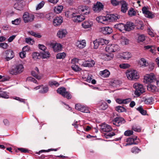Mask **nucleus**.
I'll return each mask as SVG.
<instances>
[{"mask_svg": "<svg viewBox=\"0 0 159 159\" xmlns=\"http://www.w3.org/2000/svg\"><path fill=\"white\" fill-rule=\"evenodd\" d=\"M90 9L88 6H84L79 9V13H73L72 15V18L75 22H80L85 19L84 16L82 15H87L89 14Z\"/></svg>", "mask_w": 159, "mask_h": 159, "instance_id": "1", "label": "nucleus"}, {"mask_svg": "<svg viewBox=\"0 0 159 159\" xmlns=\"http://www.w3.org/2000/svg\"><path fill=\"white\" fill-rule=\"evenodd\" d=\"M120 18V16L117 14L107 15L105 16H100L98 18L100 20L99 22L104 24L103 22H110L113 21Z\"/></svg>", "mask_w": 159, "mask_h": 159, "instance_id": "2", "label": "nucleus"}, {"mask_svg": "<svg viewBox=\"0 0 159 159\" xmlns=\"http://www.w3.org/2000/svg\"><path fill=\"white\" fill-rule=\"evenodd\" d=\"M126 75L128 79L130 80H135L139 78V73L135 70H129L127 71Z\"/></svg>", "mask_w": 159, "mask_h": 159, "instance_id": "3", "label": "nucleus"}, {"mask_svg": "<svg viewBox=\"0 0 159 159\" xmlns=\"http://www.w3.org/2000/svg\"><path fill=\"white\" fill-rule=\"evenodd\" d=\"M133 87L135 89L134 94L137 97H139L145 92V89L143 85L140 84L135 83L133 85Z\"/></svg>", "mask_w": 159, "mask_h": 159, "instance_id": "4", "label": "nucleus"}, {"mask_svg": "<svg viewBox=\"0 0 159 159\" xmlns=\"http://www.w3.org/2000/svg\"><path fill=\"white\" fill-rule=\"evenodd\" d=\"M57 93L68 99H71V95L69 92L66 91V89L64 87L59 88L57 90Z\"/></svg>", "mask_w": 159, "mask_h": 159, "instance_id": "5", "label": "nucleus"}, {"mask_svg": "<svg viewBox=\"0 0 159 159\" xmlns=\"http://www.w3.org/2000/svg\"><path fill=\"white\" fill-rule=\"evenodd\" d=\"M24 69L23 65L19 64L16 65L14 68H12L10 71V73L12 75H16L22 72Z\"/></svg>", "mask_w": 159, "mask_h": 159, "instance_id": "6", "label": "nucleus"}, {"mask_svg": "<svg viewBox=\"0 0 159 159\" xmlns=\"http://www.w3.org/2000/svg\"><path fill=\"white\" fill-rule=\"evenodd\" d=\"M156 81L155 76L153 73H151L149 74H147L144 76L143 82L145 83L150 84L152 82H154Z\"/></svg>", "mask_w": 159, "mask_h": 159, "instance_id": "7", "label": "nucleus"}, {"mask_svg": "<svg viewBox=\"0 0 159 159\" xmlns=\"http://www.w3.org/2000/svg\"><path fill=\"white\" fill-rule=\"evenodd\" d=\"M39 48L42 50V52H40L41 56L43 58H47L50 56V54L48 52L45 51L46 49V47L43 44H39Z\"/></svg>", "mask_w": 159, "mask_h": 159, "instance_id": "8", "label": "nucleus"}, {"mask_svg": "<svg viewBox=\"0 0 159 159\" xmlns=\"http://www.w3.org/2000/svg\"><path fill=\"white\" fill-rule=\"evenodd\" d=\"M34 18V15L30 14L27 12H25L23 15V18L25 23H28L33 21Z\"/></svg>", "mask_w": 159, "mask_h": 159, "instance_id": "9", "label": "nucleus"}, {"mask_svg": "<svg viewBox=\"0 0 159 159\" xmlns=\"http://www.w3.org/2000/svg\"><path fill=\"white\" fill-rule=\"evenodd\" d=\"M106 49L109 52H112L119 51L120 48L118 45L114 44L107 46Z\"/></svg>", "mask_w": 159, "mask_h": 159, "instance_id": "10", "label": "nucleus"}, {"mask_svg": "<svg viewBox=\"0 0 159 159\" xmlns=\"http://www.w3.org/2000/svg\"><path fill=\"white\" fill-rule=\"evenodd\" d=\"M112 122L113 125L119 126L121 125L124 124L126 121L122 117H116L114 119Z\"/></svg>", "mask_w": 159, "mask_h": 159, "instance_id": "11", "label": "nucleus"}, {"mask_svg": "<svg viewBox=\"0 0 159 159\" xmlns=\"http://www.w3.org/2000/svg\"><path fill=\"white\" fill-rule=\"evenodd\" d=\"M104 6L100 2H97L93 7V10L95 12H99L103 10Z\"/></svg>", "mask_w": 159, "mask_h": 159, "instance_id": "12", "label": "nucleus"}, {"mask_svg": "<svg viewBox=\"0 0 159 159\" xmlns=\"http://www.w3.org/2000/svg\"><path fill=\"white\" fill-rule=\"evenodd\" d=\"M6 54V61H8L12 59L14 57V52L10 49L7 50L5 52Z\"/></svg>", "mask_w": 159, "mask_h": 159, "instance_id": "13", "label": "nucleus"}, {"mask_svg": "<svg viewBox=\"0 0 159 159\" xmlns=\"http://www.w3.org/2000/svg\"><path fill=\"white\" fill-rule=\"evenodd\" d=\"M101 32L104 34H110L112 32V29L109 26L101 27L100 29Z\"/></svg>", "mask_w": 159, "mask_h": 159, "instance_id": "14", "label": "nucleus"}, {"mask_svg": "<svg viewBox=\"0 0 159 159\" xmlns=\"http://www.w3.org/2000/svg\"><path fill=\"white\" fill-rule=\"evenodd\" d=\"M99 125L100 126V129L101 132H104L106 133L107 132H110L112 129L111 126L108 125L102 124Z\"/></svg>", "mask_w": 159, "mask_h": 159, "instance_id": "15", "label": "nucleus"}, {"mask_svg": "<svg viewBox=\"0 0 159 159\" xmlns=\"http://www.w3.org/2000/svg\"><path fill=\"white\" fill-rule=\"evenodd\" d=\"M22 2L23 1L22 0H17L16 3L14 5V8L20 11L22 10L24 7Z\"/></svg>", "mask_w": 159, "mask_h": 159, "instance_id": "16", "label": "nucleus"}, {"mask_svg": "<svg viewBox=\"0 0 159 159\" xmlns=\"http://www.w3.org/2000/svg\"><path fill=\"white\" fill-rule=\"evenodd\" d=\"M61 16H57L54 18L53 21V25L55 26L60 25L62 22L63 19Z\"/></svg>", "mask_w": 159, "mask_h": 159, "instance_id": "17", "label": "nucleus"}, {"mask_svg": "<svg viewBox=\"0 0 159 159\" xmlns=\"http://www.w3.org/2000/svg\"><path fill=\"white\" fill-rule=\"evenodd\" d=\"M50 46L53 48L55 52L60 51L62 48V45L61 44L56 43H51Z\"/></svg>", "mask_w": 159, "mask_h": 159, "instance_id": "18", "label": "nucleus"}, {"mask_svg": "<svg viewBox=\"0 0 159 159\" xmlns=\"http://www.w3.org/2000/svg\"><path fill=\"white\" fill-rule=\"evenodd\" d=\"M95 63V61L93 60H91L90 61H86L83 63L82 66L84 67H93Z\"/></svg>", "mask_w": 159, "mask_h": 159, "instance_id": "19", "label": "nucleus"}, {"mask_svg": "<svg viewBox=\"0 0 159 159\" xmlns=\"http://www.w3.org/2000/svg\"><path fill=\"white\" fill-rule=\"evenodd\" d=\"M124 31H129L134 28V24L130 22H127L126 24L124 25Z\"/></svg>", "mask_w": 159, "mask_h": 159, "instance_id": "20", "label": "nucleus"}, {"mask_svg": "<svg viewBox=\"0 0 159 159\" xmlns=\"http://www.w3.org/2000/svg\"><path fill=\"white\" fill-rule=\"evenodd\" d=\"M114 28L120 32H123L125 30L124 24L122 23L116 24L114 26Z\"/></svg>", "mask_w": 159, "mask_h": 159, "instance_id": "21", "label": "nucleus"}, {"mask_svg": "<svg viewBox=\"0 0 159 159\" xmlns=\"http://www.w3.org/2000/svg\"><path fill=\"white\" fill-rule=\"evenodd\" d=\"M67 33V32L66 30L61 29L59 30L57 35L58 37L61 39L65 37Z\"/></svg>", "mask_w": 159, "mask_h": 159, "instance_id": "22", "label": "nucleus"}, {"mask_svg": "<svg viewBox=\"0 0 159 159\" xmlns=\"http://www.w3.org/2000/svg\"><path fill=\"white\" fill-rule=\"evenodd\" d=\"M93 25V22L90 21H85L83 22L82 24L83 27L85 29L90 28Z\"/></svg>", "mask_w": 159, "mask_h": 159, "instance_id": "23", "label": "nucleus"}, {"mask_svg": "<svg viewBox=\"0 0 159 159\" xmlns=\"http://www.w3.org/2000/svg\"><path fill=\"white\" fill-rule=\"evenodd\" d=\"M139 63L140 64L141 67H145L148 66H150V65L148 62L144 58H141L139 61Z\"/></svg>", "mask_w": 159, "mask_h": 159, "instance_id": "24", "label": "nucleus"}, {"mask_svg": "<svg viewBox=\"0 0 159 159\" xmlns=\"http://www.w3.org/2000/svg\"><path fill=\"white\" fill-rule=\"evenodd\" d=\"M128 10V4L126 2L123 1L121 7V11L124 13H125Z\"/></svg>", "mask_w": 159, "mask_h": 159, "instance_id": "25", "label": "nucleus"}, {"mask_svg": "<svg viewBox=\"0 0 159 159\" xmlns=\"http://www.w3.org/2000/svg\"><path fill=\"white\" fill-rule=\"evenodd\" d=\"M137 137L135 136L134 138H129L127 139V142H129V144H137L138 143V142H134L137 139Z\"/></svg>", "mask_w": 159, "mask_h": 159, "instance_id": "26", "label": "nucleus"}, {"mask_svg": "<svg viewBox=\"0 0 159 159\" xmlns=\"http://www.w3.org/2000/svg\"><path fill=\"white\" fill-rule=\"evenodd\" d=\"M132 57L131 54L128 52H125L123 53V55L121 57V58L125 60H128Z\"/></svg>", "mask_w": 159, "mask_h": 159, "instance_id": "27", "label": "nucleus"}, {"mask_svg": "<svg viewBox=\"0 0 159 159\" xmlns=\"http://www.w3.org/2000/svg\"><path fill=\"white\" fill-rule=\"evenodd\" d=\"M103 136L105 137L106 139H108L111 138L112 136L115 135V133L111 131L107 132L103 134Z\"/></svg>", "mask_w": 159, "mask_h": 159, "instance_id": "28", "label": "nucleus"}, {"mask_svg": "<svg viewBox=\"0 0 159 159\" xmlns=\"http://www.w3.org/2000/svg\"><path fill=\"white\" fill-rule=\"evenodd\" d=\"M86 43L85 40H83L79 41L77 43V46L80 48H83L86 46Z\"/></svg>", "mask_w": 159, "mask_h": 159, "instance_id": "29", "label": "nucleus"}, {"mask_svg": "<svg viewBox=\"0 0 159 159\" xmlns=\"http://www.w3.org/2000/svg\"><path fill=\"white\" fill-rule=\"evenodd\" d=\"M115 110L119 112H126V109L123 107L118 106L115 107Z\"/></svg>", "mask_w": 159, "mask_h": 159, "instance_id": "30", "label": "nucleus"}, {"mask_svg": "<svg viewBox=\"0 0 159 159\" xmlns=\"http://www.w3.org/2000/svg\"><path fill=\"white\" fill-rule=\"evenodd\" d=\"M9 93L6 91H3L0 90V97L5 98H9Z\"/></svg>", "mask_w": 159, "mask_h": 159, "instance_id": "31", "label": "nucleus"}, {"mask_svg": "<svg viewBox=\"0 0 159 159\" xmlns=\"http://www.w3.org/2000/svg\"><path fill=\"white\" fill-rule=\"evenodd\" d=\"M148 90L149 91L154 92L157 91V87L154 85L150 84L148 86Z\"/></svg>", "mask_w": 159, "mask_h": 159, "instance_id": "32", "label": "nucleus"}, {"mask_svg": "<svg viewBox=\"0 0 159 159\" xmlns=\"http://www.w3.org/2000/svg\"><path fill=\"white\" fill-rule=\"evenodd\" d=\"M41 89L39 91V93H47L48 91V88L47 86H43V85H42Z\"/></svg>", "mask_w": 159, "mask_h": 159, "instance_id": "33", "label": "nucleus"}, {"mask_svg": "<svg viewBox=\"0 0 159 159\" xmlns=\"http://www.w3.org/2000/svg\"><path fill=\"white\" fill-rule=\"evenodd\" d=\"M66 56V54L63 52L57 53L56 56V57L57 59H63Z\"/></svg>", "mask_w": 159, "mask_h": 159, "instance_id": "34", "label": "nucleus"}, {"mask_svg": "<svg viewBox=\"0 0 159 159\" xmlns=\"http://www.w3.org/2000/svg\"><path fill=\"white\" fill-rule=\"evenodd\" d=\"M108 54H106L105 55V60L109 61L111 60L114 57V55L112 53L109 52Z\"/></svg>", "mask_w": 159, "mask_h": 159, "instance_id": "35", "label": "nucleus"}, {"mask_svg": "<svg viewBox=\"0 0 159 159\" xmlns=\"http://www.w3.org/2000/svg\"><path fill=\"white\" fill-rule=\"evenodd\" d=\"M63 9V7L61 5H60L56 7L54 9V10L56 13L58 14L61 12Z\"/></svg>", "mask_w": 159, "mask_h": 159, "instance_id": "36", "label": "nucleus"}, {"mask_svg": "<svg viewBox=\"0 0 159 159\" xmlns=\"http://www.w3.org/2000/svg\"><path fill=\"white\" fill-rule=\"evenodd\" d=\"M128 14L130 16H134L136 15V12L133 8H131L128 11Z\"/></svg>", "mask_w": 159, "mask_h": 159, "instance_id": "37", "label": "nucleus"}, {"mask_svg": "<svg viewBox=\"0 0 159 159\" xmlns=\"http://www.w3.org/2000/svg\"><path fill=\"white\" fill-rule=\"evenodd\" d=\"M108 107V105L106 102L102 103L99 106V109L101 110H104Z\"/></svg>", "mask_w": 159, "mask_h": 159, "instance_id": "38", "label": "nucleus"}, {"mask_svg": "<svg viewBox=\"0 0 159 159\" xmlns=\"http://www.w3.org/2000/svg\"><path fill=\"white\" fill-rule=\"evenodd\" d=\"M32 57L34 60H36L38 59H39V57H42L41 56V53L40 52L39 53L37 52H34L32 54Z\"/></svg>", "mask_w": 159, "mask_h": 159, "instance_id": "39", "label": "nucleus"}, {"mask_svg": "<svg viewBox=\"0 0 159 159\" xmlns=\"http://www.w3.org/2000/svg\"><path fill=\"white\" fill-rule=\"evenodd\" d=\"M137 110L142 115H145L147 113L146 111L143 110L142 106H139L137 108Z\"/></svg>", "mask_w": 159, "mask_h": 159, "instance_id": "40", "label": "nucleus"}, {"mask_svg": "<svg viewBox=\"0 0 159 159\" xmlns=\"http://www.w3.org/2000/svg\"><path fill=\"white\" fill-rule=\"evenodd\" d=\"M71 68L75 72L80 71L81 70V69L78 65L74 64L71 66Z\"/></svg>", "mask_w": 159, "mask_h": 159, "instance_id": "41", "label": "nucleus"}, {"mask_svg": "<svg viewBox=\"0 0 159 159\" xmlns=\"http://www.w3.org/2000/svg\"><path fill=\"white\" fill-rule=\"evenodd\" d=\"M141 151V150L136 147H133L131 149V152L135 154L139 153Z\"/></svg>", "mask_w": 159, "mask_h": 159, "instance_id": "42", "label": "nucleus"}, {"mask_svg": "<svg viewBox=\"0 0 159 159\" xmlns=\"http://www.w3.org/2000/svg\"><path fill=\"white\" fill-rule=\"evenodd\" d=\"M29 33L30 35L35 37H37L38 38H39L41 37V35H40L39 34L36 33L32 31H29Z\"/></svg>", "mask_w": 159, "mask_h": 159, "instance_id": "43", "label": "nucleus"}, {"mask_svg": "<svg viewBox=\"0 0 159 159\" xmlns=\"http://www.w3.org/2000/svg\"><path fill=\"white\" fill-rule=\"evenodd\" d=\"M100 45H102L107 43V41L102 38H100L97 40Z\"/></svg>", "mask_w": 159, "mask_h": 159, "instance_id": "44", "label": "nucleus"}, {"mask_svg": "<svg viewBox=\"0 0 159 159\" xmlns=\"http://www.w3.org/2000/svg\"><path fill=\"white\" fill-rule=\"evenodd\" d=\"M145 16L146 17L150 19L154 18L155 16L154 13L149 11Z\"/></svg>", "mask_w": 159, "mask_h": 159, "instance_id": "45", "label": "nucleus"}, {"mask_svg": "<svg viewBox=\"0 0 159 159\" xmlns=\"http://www.w3.org/2000/svg\"><path fill=\"white\" fill-rule=\"evenodd\" d=\"M110 74V72L107 70H105L102 72V75L104 77H108Z\"/></svg>", "mask_w": 159, "mask_h": 159, "instance_id": "46", "label": "nucleus"}, {"mask_svg": "<svg viewBox=\"0 0 159 159\" xmlns=\"http://www.w3.org/2000/svg\"><path fill=\"white\" fill-rule=\"evenodd\" d=\"M121 42L123 44L127 45L129 44V40L126 38L122 37L121 38Z\"/></svg>", "mask_w": 159, "mask_h": 159, "instance_id": "47", "label": "nucleus"}, {"mask_svg": "<svg viewBox=\"0 0 159 159\" xmlns=\"http://www.w3.org/2000/svg\"><path fill=\"white\" fill-rule=\"evenodd\" d=\"M80 111L83 112H85V113H89V109L86 107L83 106L82 108L80 109Z\"/></svg>", "mask_w": 159, "mask_h": 159, "instance_id": "48", "label": "nucleus"}, {"mask_svg": "<svg viewBox=\"0 0 159 159\" xmlns=\"http://www.w3.org/2000/svg\"><path fill=\"white\" fill-rule=\"evenodd\" d=\"M58 149L56 148V149H53V148H51V149H49L47 150H41V151H39V152H38L37 153L39 154V155L40 153H42L43 152H50L51 151H57Z\"/></svg>", "mask_w": 159, "mask_h": 159, "instance_id": "49", "label": "nucleus"}, {"mask_svg": "<svg viewBox=\"0 0 159 159\" xmlns=\"http://www.w3.org/2000/svg\"><path fill=\"white\" fill-rule=\"evenodd\" d=\"M21 21V19L17 18L14 20H12L11 21L12 24L15 25H19Z\"/></svg>", "mask_w": 159, "mask_h": 159, "instance_id": "50", "label": "nucleus"}, {"mask_svg": "<svg viewBox=\"0 0 159 159\" xmlns=\"http://www.w3.org/2000/svg\"><path fill=\"white\" fill-rule=\"evenodd\" d=\"M45 2L43 1H42L38 5L37 7H36V10H38L41 9L43 6Z\"/></svg>", "mask_w": 159, "mask_h": 159, "instance_id": "51", "label": "nucleus"}, {"mask_svg": "<svg viewBox=\"0 0 159 159\" xmlns=\"http://www.w3.org/2000/svg\"><path fill=\"white\" fill-rule=\"evenodd\" d=\"M145 40V37L144 35L142 34L139 36L138 38V42H143Z\"/></svg>", "mask_w": 159, "mask_h": 159, "instance_id": "52", "label": "nucleus"}, {"mask_svg": "<svg viewBox=\"0 0 159 159\" xmlns=\"http://www.w3.org/2000/svg\"><path fill=\"white\" fill-rule=\"evenodd\" d=\"M25 41L26 43L32 45L34 43V41L30 38H26Z\"/></svg>", "mask_w": 159, "mask_h": 159, "instance_id": "53", "label": "nucleus"}, {"mask_svg": "<svg viewBox=\"0 0 159 159\" xmlns=\"http://www.w3.org/2000/svg\"><path fill=\"white\" fill-rule=\"evenodd\" d=\"M130 66V65L128 64L123 63L120 64L119 65V67L121 68L126 69L129 67Z\"/></svg>", "mask_w": 159, "mask_h": 159, "instance_id": "54", "label": "nucleus"}, {"mask_svg": "<svg viewBox=\"0 0 159 159\" xmlns=\"http://www.w3.org/2000/svg\"><path fill=\"white\" fill-rule=\"evenodd\" d=\"M132 129L136 132H140L141 130V129L139 127L135 125H133L132 126Z\"/></svg>", "mask_w": 159, "mask_h": 159, "instance_id": "55", "label": "nucleus"}, {"mask_svg": "<svg viewBox=\"0 0 159 159\" xmlns=\"http://www.w3.org/2000/svg\"><path fill=\"white\" fill-rule=\"evenodd\" d=\"M49 84L50 86H55L56 87H58L59 85V84L56 81H50L49 82Z\"/></svg>", "mask_w": 159, "mask_h": 159, "instance_id": "56", "label": "nucleus"}, {"mask_svg": "<svg viewBox=\"0 0 159 159\" xmlns=\"http://www.w3.org/2000/svg\"><path fill=\"white\" fill-rule=\"evenodd\" d=\"M38 73L34 71H32L31 72V75L36 79L39 80L40 79V77L38 75Z\"/></svg>", "mask_w": 159, "mask_h": 159, "instance_id": "57", "label": "nucleus"}, {"mask_svg": "<svg viewBox=\"0 0 159 159\" xmlns=\"http://www.w3.org/2000/svg\"><path fill=\"white\" fill-rule=\"evenodd\" d=\"M8 45L6 43H0V47L2 48L3 49H6L8 48Z\"/></svg>", "mask_w": 159, "mask_h": 159, "instance_id": "58", "label": "nucleus"}, {"mask_svg": "<svg viewBox=\"0 0 159 159\" xmlns=\"http://www.w3.org/2000/svg\"><path fill=\"white\" fill-rule=\"evenodd\" d=\"M133 132L132 130H127L124 133V135L125 136H129L133 134Z\"/></svg>", "mask_w": 159, "mask_h": 159, "instance_id": "59", "label": "nucleus"}, {"mask_svg": "<svg viewBox=\"0 0 159 159\" xmlns=\"http://www.w3.org/2000/svg\"><path fill=\"white\" fill-rule=\"evenodd\" d=\"M17 150L21 152L22 153H26L29 152L28 149L23 148H18Z\"/></svg>", "mask_w": 159, "mask_h": 159, "instance_id": "60", "label": "nucleus"}, {"mask_svg": "<svg viewBox=\"0 0 159 159\" xmlns=\"http://www.w3.org/2000/svg\"><path fill=\"white\" fill-rule=\"evenodd\" d=\"M93 43L94 44V48L95 49H97L98 46L100 45L97 39L93 41Z\"/></svg>", "mask_w": 159, "mask_h": 159, "instance_id": "61", "label": "nucleus"}, {"mask_svg": "<svg viewBox=\"0 0 159 159\" xmlns=\"http://www.w3.org/2000/svg\"><path fill=\"white\" fill-rule=\"evenodd\" d=\"M120 84V81L114 80L113 82H111V84L113 86H116L117 85H119Z\"/></svg>", "mask_w": 159, "mask_h": 159, "instance_id": "62", "label": "nucleus"}, {"mask_svg": "<svg viewBox=\"0 0 159 159\" xmlns=\"http://www.w3.org/2000/svg\"><path fill=\"white\" fill-rule=\"evenodd\" d=\"M142 11L143 13L145 15H146L149 11L148 10V8L145 7H143L142 8Z\"/></svg>", "mask_w": 159, "mask_h": 159, "instance_id": "63", "label": "nucleus"}, {"mask_svg": "<svg viewBox=\"0 0 159 159\" xmlns=\"http://www.w3.org/2000/svg\"><path fill=\"white\" fill-rule=\"evenodd\" d=\"M30 50L29 47L27 45L24 47L22 49L23 51L25 52H28Z\"/></svg>", "mask_w": 159, "mask_h": 159, "instance_id": "64", "label": "nucleus"}]
</instances>
